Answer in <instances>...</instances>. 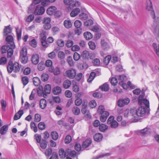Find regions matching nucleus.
I'll return each mask as SVG.
<instances>
[{
  "mask_svg": "<svg viewBox=\"0 0 159 159\" xmlns=\"http://www.w3.org/2000/svg\"><path fill=\"white\" fill-rule=\"evenodd\" d=\"M7 42V45L2 46L1 48V51L2 53L7 52V57H11L13 54V49L15 48V45L13 42V38L12 36L8 35L6 38Z\"/></svg>",
  "mask_w": 159,
  "mask_h": 159,
  "instance_id": "nucleus-1",
  "label": "nucleus"
},
{
  "mask_svg": "<svg viewBox=\"0 0 159 159\" xmlns=\"http://www.w3.org/2000/svg\"><path fill=\"white\" fill-rule=\"evenodd\" d=\"M21 65L17 62H15L13 64L11 61H9L7 67V70L9 73H11L13 70L16 73L20 71Z\"/></svg>",
  "mask_w": 159,
  "mask_h": 159,
  "instance_id": "nucleus-2",
  "label": "nucleus"
},
{
  "mask_svg": "<svg viewBox=\"0 0 159 159\" xmlns=\"http://www.w3.org/2000/svg\"><path fill=\"white\" fill-rule=\"evenodd\" d=\"M135 110L131 109L125 110L124 112V117L128 120H131L136 118L135 115Z\"/></svg>",
  "mask_w": 159,
  "mask_h": 159,
  "instance_id": "nucleus-3",
  "label": "nucleus"
},
{
  "mask_svg": "<svg viewBox=\"0 0 159 159\" xmlns=\"http://www.w3.org/2000/svg\"><path fill=\"white\" fill-rule=\"evenodd\" d=\"M154 24L152 26V32L156 38H159V18H154Z\"/></svg>",
  "mask_w": 159,
  "mask_h": 159,
  "instance_id": "nucleus-4",
  "label": "nucleus"
},
{
  "mask_svg": "<svg viewBox=\"0 0 159 159\" xmlns=\"http://www.w3.org/2000/svg\"><path fill=\"white\" fill-rule=\"evenodd\" d=\"M146 8L147 10L151 11V15L153 19L155 18V15L153 10L152 2L151 0H147L146 3Z\"/></svg>",
  "mask_w": 159,
  "mask_h": 159,
  "instance_id": "nucleus-5",
  "label": "nucleus"
},
{
  "mask_svg": "<svg viewBox=\"0 0 159 159\" xmlns=\"http://www.w3.org/2000/svg\"><path fill=\"white\" fill-rule=\"evenodd\" d=\"M64 3L69 5V8L70 9L72 8L74 6H79L80 5V3L78 1L75 2L74 0H64Z\"/></svg>",
  "mask_w": 159,
  "mask_h": 159,
  "instance_id": "nucleus-6",
  "label": "nucleus"
},
{
  "mask_svg": "<svg viewBox=\"0 0 159 159\" xmlns=\"http://www.w3.org/2000/svg\"><path fill=\"white\" fill-rule=\"evenodd\" d=\"M76 74V70L74 69L67 70L64 73V76L72 79L75 76Z\"/></svg>",
  "mask_w": 159,
  "mask_h": 159,
  "instance_id": "nucleus-7",
  "label": "nucleus"
},
{
  "mask_svg": "<svg viewBox=\"0 0 159 159\" xmlns=\"http://www.w3.org/2000/svg\"><path fill=\"white\" fill-rule=\"evenodd\" d=\"M114 117L113 116H110L108 119L107 123L108 125H110L111 128H117L118 124L117 122L114 120Z\"/></svg>",
  "mask_w": 159,
  "mask_h": 159,
  "instance_id": "nucleus-8",
  "label": "nucleus"
},
{
  "mask_svg": "<svg viewBox=\"0 0 159 159\" xmlns=\"http://www.w3.org/2000/svg\"><path fill=\"white\" fill-rule=\"evenodd\" d=\"M143 96L142 95H139V98L138 103L141 105L142 103H143L145 106L149 108V101L145 98H143Z\"/></svg>",
  "mask_w": 159,
  "mask_h": 159,
  "instance_id": "nucleus-9",
  "label": "nucleus"
},
{
  "mask_svg": "<svg viewBox=\"0 0 159 159\" xmlns=\"http://www.w3.org/2000/svg\"><path fill=\"white\" fill-rule=\"evenodd\" d=\"M136 117L137 116H143L145 114L146 109L144 107H141L137 110H135Z\"/></svg>",
  "mask_w": 159,
  "mask_h": 159,
  "instance_id": "nucleus-10",
  "label": "nucleus"
},
{
  "mask_svg": "<svg viewBox=\"0 0 159 159\" xmlns=\"http://www.w3.org/2000/svg\"><path fill=\"white\" fill-rule=\"evenodd\" d=\"M129 99L128 98L120 99L118 100L117 105L119 107H122L125 105H127L129 103Z\"/></svg>",
  "mask_w": 159,
  "mask_h": 159,
  "instance_id": "nucleus-11",
  "label": "nucleus"
},
{
  "mask_svg": "<svg viewBox=\"0 0 159 159\" xmlns=\"http://www.w3.org/2000/svg\"><path fill=\"white\" fill-rule=\"evenodd\" d=\"M45 11L44 7L41 5L37 6L34 11V14L35 15H42L43 14Z\"/></svg>",
  "mask_w": 159,
  "mask_h": 159,
  "instance_id": "nucleus-12",
  "label": "nucleus"
},
{
  "mask_svg": "<svg viewBox=\"0 0 159 159\" xmlns=\"http://www.w3.org/2000/svg\"><path fill=\"white\" fill-rule=\"evenodd\" d=\"M41 0H34L30 6L28 8L29 13H31L34 11V5L40 3Z\"/></svg>",
  "mask_w": 159,
  "mask_h": 159,
  "instance_id": "nucleus-13",
  "label": "nucleus"
},
{
  "mask_svg": "<svg viewBox=\"0 0 159 159\" xmlns=\"http://www.w3.org/2000/svg\"><path fill=\"white\" fill-rule=\"evenodd\" d=\"M57 8L54 6L49 7L47 10V14L49 15H52L54 14L56 11Z\"/></svg>",
  "mask_w": 159,
  "mask_h": 159,
  "instance_id": "nucleus-14",
  "label": "nucleus"
},
{
  "mask_svg": "<svg viewBox=\"0 0 159 159\" xmlns=\"http://www.w3.org/2000/svg\"><path fill=\"white\" fill-rule=\"evenodd\" d=\"M103 138V135L100 133L96 134L93 136L94 140L97 142H100L101 141Z\"/></svg>",
  "mask_w": 159,
  "mask_h": 159,
  "instance_id": "nucleus-15",
  "label": "nucleus"
},
{
  "mask_svg": "<svg viewBox=\"0 0 159 159\" xmlns=\"http://www.w3.org/2000/svg\"><path fill=\"white\" fill-rule=\"evenodd\" d=\"M39 61V56L38 54H36L33 55L32 57L31 61L32 63L34 64H37Z\"/></svg>",
  "mask_w": 159,
  "mask_h": 159,
  "instance_id": "nucleus-16",
  "label": "nucleus"
},
{
  "mask_svg": "<svg viewBox=\"0 0 159 159\" xmlns=\"http://www.w3.org/2000/svg\"><path fill=\"white\" fill-rule=\"evenodd\" d=\"M101 114L102 115L100 117V120L101 122H104L106 121L107 118L109 115V113L107 111H105Z\"/></svg>",
  "mask_w": 159,
  "mask_h": 159,
  "instance_id": "nucleus-17",
  "label": "nucleus"
},
{
  "mask_svg": "<svg viewBox=\"0 0 159 159\" xmlns=\"http://www.w3.org/2000/svg\"><path fill=\"white\" fill-rule=\"evenodd\" d=\"M51 85L49 84L46 85L43 90V94L46 95L47 94H49L51 92Z\"/></svg>",
  "mask_w": 159,
  "mask_h": 159,
  "instance_id": "nucleus-18",
  "label": "nucleus"
},
{
  "mask_svg": "<svg viewBox=\"0 0 159 159\" xmlns=\"http://www.w3.org/2000/svg\"><path fill=\"white\" fill-rule=\"evenodd\" d=\"M92 140L90 139H89L84 141L82 144L83 148H86L88 147L92 143Z\"/></svg>",
  "mask_w": 159,
  "mask_h": 159,
  "instance_id": "nucleus-19",
  "label": "nucleus"
},
{
  "mask_svg": "<svg viewBox=\"0 0 159 159\" xmlns=\"http://www.w3.org/2000/svg\"><path fill=\"white\" fill-rule=\"evenodd\" d=\"M80 10L78 8L74 9L71 11L70 15L72 17H74L76 16L80 12Z\"/></svg>",
  "mask_w": 159,
  "mask_h": 159,
  "instance_id": "nucleus-20",
  "label": "nucleus"
},
{
  "mask_svg": "<svg viewBox=\"0 0 159 159\" xmlns=\"http://www.w3.org/2000/svg\"><path fill=\"white\" fill-rule=\"evenodd\" d=\"M8 129V126L4 125L2 126L0 129V133L2 135H4L7 133Z\"/></svg>",
  "mask_w": 159,
  "mask_h": 159,
  "instance_id": "nucleus-21",
  "label": "nucleus"
},
{
  "mask_svg": "<svg viewBox=\"0 0 159 159\" xmlns=\"http://www.w3.org/2000/svg\"><path fill=\"white\" fill-rule=\"evenodd\" d=\"M71 85V81L69 80H67L64 82L63 84V87L64 88L67 89L70 87Z\"/></svg>",
  "mask_w": 159,
  "mask_h": 159,
  "instance_id": "nucleus-22",
  "label": "nucleus"
},
{
  "mask_svg": "<svg viewBox=\"0 0 159 159\" xmlns=\"http://www.w3.org/2000/svg\"><path fill=\"white\" fill-rule=\"evenodd\" d=\"M11 31V28L10 25L6 26L4 30V35H7L10 34Z\"/></svg>",
  "mask_w": 159,
  "mask_h": 159,
  "instance_id": "nucleus-23",
  "label": "nucleus"
},
{
  "mask_svg": "<svg viewBox=\"0 0 159 159\" xmlns=\"http://www.w3.org/2000/svg\"><path fill=\"white\" fill-rule=\"evenodd\" d=\"M154 50L157 55L159 57V44L157 45L156 43H153L152 44Z\"/></svg>",
  "mask_w": 159,
  "mask_h": 159,
  "instance_id": "nucleus-24",
  "label": "nucleus"
},
{
  "mask_svg": "<svg viewBox=\"0 0 159 159\" xmlns=\"http://www.w3.org/2000/svg\"><path fill=\"white\" fill-rule=\"evenodd\" d=\"M24 112L22 110H20L16 113L14 116V119L15 120L19 119L23 114Z\"/></svg>",
  "mask_w": 159,
  "mask_h": 159,
  "instance_id": "nucleus-25",
  "label": "nucleus"
},
{
  "mask_svg": "<svg viewBox=\"0 0 159 159\" xmlns=\"http://www.w3.org/2000/svg\"><path fill=\"white\" fill-rule=\"evenodd\" d=\"M84 36L86 40H89L93 38V35L91 33L89 32H85L84 34Z\"/></svg>",
  "mask_w": 159,
  "mask_h": 159,
  "instance_id": "nucleus-26",
  "label": "nucleus"
},
{
  "mask_svg": "<svg viewBox=\"0 0 159 159\" xmlns=\"http://www.w3.org/2000/svg\"><path fill=\"white\" fill-rule=\"evenodd\" d=\"M40 107L42 109L45 108L47 105L46 100L44 99H42L40 101Z\"/></svg>",
  "mask_w": 159,
  "mask_h": 159,
  "instance_id": "nucleus-27",
  "label": "nucleus"
},
{
  "mask_svg": "<svg viewBox=\"0 0 159 159\" xmlns=\"http://www.w3.org/2000/svg\"><path fill=\"white\" fill-rule=\"evenodd\" d=\"M61 91V88L59 86L55 87L53 89V92L54 94L57 95L59 94Z\"/></svg>",
  "mask_w": 159,
  "mask_h": 159,
  "instance_id": "nucleus-28",
  "label": "nucleus"
},
{
  "mask_svg": "<svg viewBox=\"0 0 159 159\" xmlns=\"http://www.w3.org/2000/svg\"><path fill=\"white\" fill-rule=\"evenodd\" d=\"M100 89L102 91H107L109 89V86L107 83H105L102 85L100 86Z\"/></svg>",
  "mask_w": 159,
  "mask_h": 159,
  "instance_id": "nucleus-29",
  "label": "nucleus"
},
{
  "mask_svg": "<svg viewBox=\"0 0 159 159\" xmlns=\"http://www.w3.org/2000/svg\"><path fill=\"white\" fill-rule=\"evenodd\" d=\"M59 155L60 158H64L66 156H67V153L65 152L63 149L62 148L60 149L59 150Z\"/></svg>",
  "mask_w": 159,
  "mask_h": 159,
  "instance_id": "nucleus-30",
  "label": "nucleus"
},
{
  "mask_svg": "<svg viewBox=\"0 0 159 159\" xmlns=\"http://www.w3.org/2000/svg\"><path fill=\"white\" fill-rule=\"evenodd\" d=\"M33 80L34 85L38 86L40 83V80L37 77H34L33 78Z\"/></svg>",
  "mask_w": 159,
  "mask_h": 159,
  "instance_id": "nucleus-31",
  "label": "nucleus"
},
{
  "mask_svg": "<svg viewBox=\"0 0 159 159\" xmlns=\"http://www.w3.org/2000/svg\"><path fill=\"white\" fill-rule=\"evenodd\" d=\"M72 112L75 115H78L80 113V109L77 107H74L72 109Z\"/></svg>",
  "mask_w": 159,
  "mask_h": 159,
  "instance_id": "nucleus-32",
  "label": "nucleus"
},
{
  "mask_svg": "<svg viewBox=\"0 0 159 159\" xmlns=\"http://www.w3.org/2000/svg\"><path fill=\"white\" fill-rule=\"evenodd\" d=\"M150 129L149 128L146 127L140 131V133L142 135H145L149 133L150 132Z\"/></svg>",
  "mask_w": 159,
  "mask_h": 159,
  "instance_id": "nucleus-33",
  "label": "nucleus"
},
{
  "mask_svg": "<svg viewBox=\"0 0 159 159\" xmlns=\"http://www.w3.org/2000/svg\"><path fill=\"white\" fill-rule=\"evenodd\" d=\"M127 77L124 75H120L118 78L119 82H120L121 83L124 82L127 80Z\"/></svg>",
  "mask_w": 159,
  "mask_h": 159,
  "instance_id": "nucleus-34",
  "label": "nucleus"
},
{
  "mask_svg": "<svg viewBox=\"0 0 159 159\" xmlns=\"http://www.w3.org/2000/svg\"><path fill=\"white\" fill-rule=\"evenodd\" d=\"M64 25L65 27L67 28H69L72 26L71 21L68 20H66L64 21Z\"/></svg>",
  "mask_w": 159,
  "mask_h": 159,
  "instance_id": "nucleus-35",
  "label": "nucleus"
},
{
  "mask_svg": "<svg viewBox=\"0 0 159 159\" xmlns=\"http://www.w3.org/2000/svg\"><path fill=\"white\" fill-rule=\"evenodd\" d=\"M108 129V126L104 124H102L99 125V129L100 131L104 132Z\"/></svg>",
  "mask_w": 159,
  "mask_h": 159,
  "instance_id": "nucleus-36",
  "label": "nucleus"
},
{
  "mask_svg": "<svg viewBox=\"0 0 159 159\" xmlns=\"http://www.w3.org/2000/svg\"><path fill=\"white\" fill-rule=\"evenodd\" d=\"M51 136L52 139L54 140H57L58 138V134L56 131L52 132L51 133Z\"/></svg>",
  "mask_w": 159,
  "mask_h": 159,
  "instance_id": "nucleus-37",
  "label": "nucleus"
},
{
  "mask_svg": "<svg viewBox=\"0 0 159 159\" xmlns=\"http://www.w3.org/2000/svg\"><path fill=\"white\" fill-rule=\"evenodd\" d=\"M89 29L90 30L95 32H98L100 30V28L99 26L98 25L91 26L90 27Z\"/></svg>",
  "mask_w": 159,
  "mask_h": 159,
  "instance_id": "nucleus-38",
  "label": "nucleus"
},
{
  "mask_svg": "<svg viewBox=\"0 0 159 159\" xmlns=\"http://www.w3.org/2000/svg\"><path fill=\"white\" fill-rule=\"evenodd\" d=\"M20 59L21 63L23 64H25L27 63L28 58L27 56H20Z\"/></svg>",
  "mask_w": 159,
  "mask_h": 159,
  "instance_id": "nucleus-39",
  "label": "nucleus"
},
{
  "mask_svg": "<svg viewBox=\"0 0 159 159\" xmlns=\"http://www.w3.org/2000/svg\"><path fill=\"white\" fill-rule=\"evenodd\" d=\"M40 147L43 149H45L47 146V142L45 140L42 139L40 143Z\"/></svg>",
  "mask_w": 159,
  "mask_h": 159,
  "instance_id": "nucleus-40",
  "label": "nucleus"
},
{
  "mask_svg": "<svg viewBox=\"0 0 159 159\" xmlns=\"http://www.w3.org/2000/svg\"><path fill=\"white\" fill-rule=\"evenodd\" d=\"M16 30L17 39L19 40L21 38V31L20 29L18 28H16Z\"/></svg>",
  "mask_w": 159,
  "mask_h": 159,
  "instance_id": "nucleus-41",
  "label": "nucleus"
},
{
  "mask_svg": "<svg viewBox=\"0 0 159 159\" xmlns=\"http://www.w3.org/2000/svg\"><path fill=\"white\" fill-rule=\"evenodd\" d=\"M1 104L2 108L3 110V111H5L6 110V108L7 106V103L6 101L4 99H2L1 100Z\"/></svg>",
  "mask_w": 159,
  "mask_h": 159,
  "instance_id": "nucleus-42",
  "label": "nucleus"
},
{
  "mask_svg": "<svg viewBox=\"0 0 159 159\" xmlns=\"http://www.w3.org/2000/svg\"><path fill=\"white\" fill-rule=\"evenodd\" d=\"M111 56L110 55L106 56L103 60L104 63L106 65H107L109 63L111 59Z\"/></svg>",
  "mask_w": 159,
  "mask_h": 159,
  "instance_id": "nucleus-43",
  "label": "nucleus"
},
{
  "mask_svg": "<svg viewBox=\"0 0 159 159\" xmlns=\"http://www.w3.org/2000/svg\"><path fill=\"white\" fill-rule=\"evenodd\" d=\"M30 125L31 128L34 131V132L36 133L37 131V128L34 122H31Z\"/></svg>",
  "mask_w": 159,
  "mask_h": 159,
  "instance_id": "nucleus-44",
  "label": "nucleus"
},
{
  "mask_svg": "<svg viewBox=\"0 0 159 159\" xmlns=\"http://www.w3.org/2000/svg\"><path fill=\"white\" fill-rule=\"evenodd\" d=\"M79 18L83 20H85L88 18V15L85 13H83L79 16Z\"/></svg>",
  "mask_w": 159,
  "mask_h": 159,
  "instance_id": "nucleus-45",
  "label": "nucleus"
},
{
  "mask_svg": "<svg viewBox=\"0 0 159 159\" xmlns=\"http://www.w3.org/2000/svg\"><path fill=\"white\" fill-rule=\"evenodd\" d=\"M74 25L76 28H81L82 23L80 20H77L75 21Z\"/></svg>",
  "mask_w": 159,
  "mask_h": 159,
  "instance_id": "nucleus-46",
  "label": "nucleus"
},
{
  "mask_svg": "<svg viewBox=\"0 0 159 159\" xmlns=\"http://www.w3.org/2000/svg\"><path fill=\"white\" fill-rule=\"evenodd\" d=\"M67 62L70 66H72L74 65L72 57L71 56H69L67 60Z\"/></svg>",
  "mask_w": 159,
  "mask_h": 159,
  "instance_id": "nucleus-47",
  "label": "nucleus"
},
{
  "mask_svg": "<svg viewBox=\"0 0 159 159\" xmlns=\"http://www.w3.org/2000/svg\"><path fill=\"white\" fill-rule=\"evenodd\" d=\"M27 49L26 48H22L20 52V56H27Z\"/></svg>",
  "mask_w": 159,
  "mask_h": 159,
  "instance_id": "nucleus-48",
  "label": "nucleus"
},
{
  "mask_svg": "<svg viewBox=\"0 0 159 159\" xmlns=\"http://www.w3.org/2000/svg\"><path fill=\"white\" fill-rule=\"evenodd\" d=\"M22 82L24 85H26L29 82V79L26 76H24L22 78Z\"/></svg>",
  "mask_w": 159,
  "mask_h": 159,
  "instance_id": "nucleus-49",
  "label": "nucleus"
},
{
  "mask_svg": "<svg viewBox=\"0 0 159 159\" xmlns=\"http://www.w3.org/2000/svg\"><path fill=\"white\" fill-rule=\"evenodd\" d=\"M93 21L91 19L88 20L86 21L84 23L85 26H88L91 25L93 24Z\"/></svg>",
  "mask_w": 159,
  "mask_h": 159,
  "instance_id": "nucleus-50",
  "label": "nucleus"
},
{
  "mask_svg": "<svg viewBox=\"0 0 159 159\" xmlns=\"http://www.w3.org/2000/svg\"><path fill=\"white\" fill-rule=\"evenodd\" d=\"M105 109L104 107L102 105L100 106L98 108V111L100 114H103L104 112Z\"/></svg>",
  "mask_w": 159,
  "mask_h": 159,
  "instance_id": "nucleus-51",
  "label": "nucleus"
},
{
  "mask_svg": "<svg viewBox=\"0 0 159 159\" xmlns=\"http://www.w3.org/2000/svg\"><path fill=\"white\" fill-rule=\"evenodd\" d=\"M88 45L90 49L93 50L96 48V45L94 42L92 41H89L88 43Z\"/></svg>",
  "mask_w": 159,
  "mask_h": 159,
  "instance_id": "nucleus-52",
  "label": "nucleus"
},
{
  "mask_svg": "<svg viewBox=\"0 0 159 159\" xmlns=\"http://www.w3.org/2000/svg\"><path fill=\"white\" fill-rule=\"evenodd\" d=\"M7 61V59L5 57H2L0 59V65H4Z\"/></svg>",
  "mask_w": 159,
  "mask_h": 159,
  "instance_id": "nucleus-53",
  "label": "nucleus"
},
{
  "mask_svg": "<svg viewBox=\"0 0 159 159\" xmlns=\"http://www.w3.org/2000/svg\"><path fill=\"white\" fill-rule=\"evenodd\" d=\"M67 155L72 157H76V153L75 151H70L69 152V153Z\"/></svg>",
  "mask_w": 159,
  "mask_h": 159,
  "instance_id": "nucleus-54",
  "label": "nucleus"
},
{
  "mask_svg": "<svg viewBox=\"0 0 159 159\" xmlns=\"http://www.w3.org/2000/svg\"><path fill=\"white\" fill-rule=\"evenodd\" d=\"M57 44L58 46L62 47L64 45V42L62 39H58L57 41Z\"/></svg>",
  "mask_w": 159,
  "mask_h": 159,
  "instance_id": "nucleus-55",
  "label": "nucleus"
},
{
  "mask_svg": "<svg viewBox=\"0 0 159 159\" xmlns=\"http://www.w3.org/2000/svg\"><path fill=\"white\" fill-rule=\"evenodd\" d=\"M89 106L91 108H95L97 106L96 103L94 100H92L89 102Z\"/></svg>",
  "mask_w": 159,
  "mask_h": 159,
  "instance_id": "nucleus-56",
  "label": "nucleus"
},
{
  "mask_svg": "<svg viewBox=\"0 0 159 159\" xmlns=\"http://www.w3.org/2000/svg\"><path fill=\"white\" fill-rule=\"evenodd\" d=\"M34 139L36 140L38 143H40L41 142V136L38 134H36L34 136Z\"/></svg>",
  "mask_w": 159,
  "mask_h": 159,
  "instance_id": "nucleus-57",
  "label": "nucleus"
},
{
  "mask_svg": "<svg viewBox=\"0 0 159 159\" xmlns=\"http://www.w3.org/2000/svg\"><path fill=\"white\" fill-rule=\"evenodd\" d=\"M80 57V55L77 52L74 53L73 55L74 59L75 61H78Z\"/></svg>",
  "mask_w": 159,
  "mask_h": 159,
  "instance_id": "nucleus-58",
  "label": "nucleus"
},
{
  "mask_svg": "<svg viewBox=\"0 0 159 159\" xmlns=\"http://www.w3.org/2000/svg\"><path fill=\"white\" fill-rule=\"evenodd\" d=\"M74 44L73 41L72 40H69L67 41L66 43V45L68 48H70L72 47Z\"/></svg>",
  "mask_w": 159,
  "mask_h": 159,
  "instance_id": "nucleus-59",
  "label": "nucleus"
},
{
  "mask_svg": "<svg viewBox=\"0 0 159 159\" xmlns=\"http://www.w3.org/2000/svg\"><path fill=\"white\" fill-rule=\"evenodd\" d=\"M38 127L40 130H43L45 128V125L43 122H40L38 124Z\"/></svg>",
  "mask_w": 159,
  "mask_h": 159,
  "instance_id": "nucleus-60",
  "label": "nucleus"
},
{
  "mask_svg": "<svg viewBox=\"0 0 159 159\" xmlns=\"http://www.w3.org/2000/svg\"><path fill=\"white\" fill-rule=\"evenodd\" d=\"M52 152V149L51 148H48L46 149L45 152V154L46 156H50L51 155Z\"/></svg>",
  "mask_w": 159,
  "mask_h": 159,
  "instance_id": "nucleus-61",
  "label": "nucleus"
},
{
  "mask_svg": "<svg viewBox=\"0 0 159 159\" xmlns=\"http://www.w3.org/2000/svg\"><path fill=\"white\" fill-rule=\"evenodd\" d=\"M82 30L81 28H76L74 31L75 34L78 35H79L81 33Z\"/></svg>",
  "mask_w": 159,
  "mask_h": 159,
  "instance_id": "nucleus-62",
  "label": "nucleus"
},
{
  "mask_svg": "<svg viewBox=\"0 0 159 159\" xmlns=\"http://www.w3.org/2000/svg\"><path fill=\"white\" fill-rule=\"evenodd\" d=\"M71 137L70 135H67L65 139V142L66 144L69 143L71 141Z\"/></svg>",
  "mask_w": 159,
  "mask_h": 159,
  "instance_id": "nucleus-63",
  "label": "nucleus"
},
{
  "mask_svg": "<svg viewBox=\"0 0 159 159\" xmlns=\"http://www.w3.org/2000/svg\"><path fill=\"white\" fill-rule=\"evenodd\" d=\"M30 44L32 47L35 48L37 46V43L35 39H33L30 42Z\"/></svg>",
  "mask_w": 159,
  "mask_h": 159,
  "instance_id": "nucleus-64",
  "label": "nucleus"
}]
</instances>
